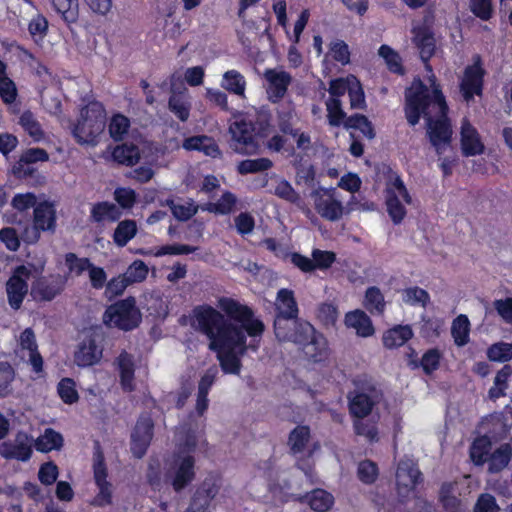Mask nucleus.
I'll return each mask as SVG.
<instances>
[{"label": "nucleus", "instance_id": "obj_1", "mask_svg": "<svg viewBox=\"0 0 512 512\" xmlns=\"http://www.w3.org/2000/svg\"><path fill=\"white\" fill-rule=\"evenodd\" d=\"M219 307L229 316L226 319L209 305L195 307L190 316L191 326L209 339V349L217 352V359L225 373L239 374L240 357L247 350L257 351L264 324L253 312L230 298H221Z\"/></svg>", "mask_w": 512, "mask_h": 512}, {"label": "nucleus", "instance_id": "obj_2", "mask_svg": "<svg viewBox=\"0 0 512 512\" xmlns=\"http://www.w3.org/2000/svg\"><path fill=\"white\" fill-rule=\"evenodd\" d=\"M429 83L431 91L420 80L413 81L406 91L405 114L412 126L424 116L430 142L437 153L442 154L450 145L452 129L446 117L448 108L434 75L429 77Z\"/></svg>", "mask_w": 512, "mask_h": 512}, {"label": "nucleus", "instance_id": "obj_3", "mask_svg": "<svg viewBox=\"0 0 512 512\" xmlns=\"http://www.w3.org/2000/svg\"><path fill=\"white\" fill-rule=\"evenodd\" d=\"M106 126V111L100 102L94 101L86 105L80 112L72 134L81 145L95 146Z\"/></svg>", "mask_w": 512, "mask_h": 512}, {"label": "nucleus", "instance_id": "obj_4", "mask_svg": "<svg viewBox=\"0 0 512 512\" xmlns=\"http://www.w3.org/2000/svg\"><path fill=\"white\" fill-rule=\"evenodd\" d=\"M310 198L317 214L327 221H339L345 214L341 194L335 187H318L310 193Z\"/></svg>", "mask_w": 512, "mask_h": 512}, {"label": "nucleus", "instance_id": "obj_5", "mask_svg": "<svg viewBox=\"0 0 512 512\" xmlns=\"http://www.w3.org/2000/svg\"><path fill=\"white\" fill-rule=\"evenodd\" d=\"M104 323L122 330H132L141 321V313L134 298H127L110 305L103 317Z\"/></svg>", "mask_w": 512, "mask_h": 512}, {"label": "nucleus", "instance_id": "obj_6", "mask_svg": "<svg viewBox=\"0 0 512 512\" xmlns=\"http://www.w3.org/2000/svg\"><path fill=\"white\" fill-rule=\"evenodd\" d=\"M231 135L230 147L233 151L242 155L257 153L258 144L255 139V126L244 117L236 118L229 126Z\"/></svg>", "mask_w": 512, "mask_h": 512}, {"label": "nucleus", "instance_id": "obj_7", "mask_svg": "<svg viewBox=\"0 0 512 512\" xmlns=\"http://www.w3.org/2000/svg\"><path fill=\"white\" fill-rule=\"evenodd\" d=\"M33 224L25 227L22 239L28 244L36 243L42 231H54L56 226V209L52 203L41 202L34 208Z\"/></svg>", "mask_w": 512, "mask_h": 512}, {"label": "nucleus", "instance_id": "obj_8", "mask_svg": "<svg viewBox=\"0 0 512 512\" xmlns=\"http://www.w3.org/2000/svg\"><path fill=\"white\" fill-rule=\"evenodd\" d=\"M385 202L387 212L394 224H399L406 216L403 204H411L412 198L400 177L392 178L385 189Z\"/></svg>", "mask_w": 512, "mask_h": 512}, {"label": "nucleus", "instance_id": "obj_9", "mask_svg": "<svg viewBox=\"0 0 512 512\" xmlns=\"http://www.w3.org/2000/svg\"><path fill=\"white\" fill-rule=\"evenodd\" d=\"M195 477L193 455L175 453L166 472V478L176 492L184 489Z\"/></svg>", "mask_w": 512, "mask_h": 512}, {"label": "nucleus", "instance_id": "obj_10", "mask_svg": "<svg viewBox=\"0 0 512 512\" xmlns=\"http://www.w3.org/2000/svg\"><path fill=\"white\" fill-rule=\"evenodd\" d=\"M275 335L279 341L292 342L301 347L312 339L314 327L305 321H286L283 318L274 321Z\"/></svg>", "mask_w": 512, "mask_h": 512}, {"label": "nucleus", "instance_id": "obj_11", "mask_svg": "<svg viewBox=\"0 0 512 512\" xmlns=\"http://www.w3.org/2000/svg\"><path fill=\"white\" fill-rule=\"evenodd\" d=\"M31 275L30 268L21 265L15 268L13 274L6 283V292L9 305L13 309H19L27 292L28 280Z\"/></svg>", "mask_w": 512, "mask_h": 512}, {"label": "nucleus", "instance_id": "obj_12", "mask_svg": "<svg viewBox=\"0 0 512 512\" xmlns=\"http://www.w3.org/2000/svg\"><path fill=\"white\" fill-rule=\"evenodd\" d=\"M93 470L99 492L93 499L92 504L99 507L110 505L112 502L111 484L106 479L107 470L104 464V456L99 448L94 453Z\"/></svg>", "mask_w": 512, "mask_h": 512}, {"label": "nucleus", "instance_id": "obj_13", "mask_svg": "<svg viewBox=\"0 0 512 512\" xmlns=\"http://www.w3.org/2000/svg\"><path fill=\"white\" fill-rule=\"evenodd\" d=\"M33 439L26 433L19 432L14 441H6L0 444V455L5 459L28 461L32 455Z\"/></svg>", "mask_w": 512, "mask_h": 512}, {"label": "nucleus", "instance_id": "obj_14", "mask_svg": "<svg viewBox=\"0 0 512 512\" xmlns=\"http://www.w3.org/2000/svg\"><path fill=\"white\" fill-rule=\"evenodd\" d=\"M421 473L411 459L401 460L396 471L398 494L406 497L412 492L420 479Z\"/></svg>", "mask_w": 512, "mask_h": 512}, {"label": "nucleus", "instance_id": "obj_15", "mask_svg": "<svg viewBox=\"0 0 512 512\" xmlns=\"http://www.w3.org/2000/svg\"><path fill=\"white\" fill-rule=\"evenodd\" d=\"M264 79L266 81V91L271 101L277 102L281 100L292 82V76L278 68L266 69L264 71Z\"/></svg>", "mask_w": 512, "mask_h": 512}, {"label": "nucleus", "instance_id": "obj_16", "mask_svg": "<svg viewBox=\"0 0 512 512\" xmlns=\"http://www.w3.org/2000/svg\"><path fill=\"white\" fill-rule=\"evenodd\" d=\"M474 63L465 69L464 77L461 82V91L466 101L479 95L482 91L484 70L481 66L479 55L474 56Z\"/></svg>", "mask_w": 512, "mask_h": 512}, {"label": "nucleus", "instance_id": "obj_17", "mask_svg": "<svg viewBox=\"0 0 512 512\" xmlns=\"http://www.w3.org/2000/svg\"><path fill=\"white\" fill-rule=\"evenodd\" d=\"M379 400L380 393L375 388H369L367 391H355L349 398L350 413L355 418H364L371 413Z\"/></svg>", "mask_w": 512, "mask_h": 512}, {"label": "nucleus", "instance_id": "obj_18", "mask_svg": "<svg viewBox=\"0 0 512 512\" xmlns=\"http://www.w3.org/2000/svg\"><path fill=\"white\" fill-rule=\"evenodd\" d=\"M152 436V419L150 417L140 418L131 435V451L137 458H141L146 453Z\"/></svg>", "mask_w": 512, "mask_h": 512}, {"label": "nucleus", "instance_id": "obj_19", "mask_svg": "<svg viewBox=\"0 0 512 512\" xmlns=\"http://www.w3.org/2000/svg\"><path fill=\"white\" fill-rule=\"evenodd\" d=\"M18 343L20 351L22 352V357H28L29 363L32 366L34 372H42L43 359L38 352V346L33 330L31 328H26L20 334Z\"/></svg>", "mask_w": 512, "mask_h": 512}, {"label": "nucleus", "instance_id": "obj_20", "mask_svg": "<svg viewBox=\"0 0 512 512\" xmlns=\"http://www.w3.org/2000/svg\"><path fill=\"white\" fill-rule=\"evenodd\" d=\"M461 150L463 155L476 156L484 151V144L477 130L466 120L462 121L461 125Z\"/></svg>", "mask_w": 512, "mask_h": 512}, {"label": "nucleus", "instance_id": "obj_21", "mask_svg": "<svg viewBox=\"0 0 512 512\" xmlns=\"http://www.w3.org/2000/svg\"><path fill=\"white\" fill-rule=\"evenodd\" d=\"M277 316L275 319L283 318L292 321L298 317V305L292 290L282 288L277 292L275 301Z\"/></svg>", "mask_w": 512, "mask_h": 512}, {"label": "nucleus", "instance_id": "obj_22", "mask_svg": "<svg viewBox=\"0 0 512 512\" xmlns=\"http://www.w3.org/2000/svg\"><path fill=\"white\" fill-rule=\"evenodd\" d=\"M102 357V348L96 340L89 337L84 339L75 352V363L79 367H88L96 364Z\"/></svg>", "mask_w": 512, "mask_h": 512}, {"label": "nucleus", "instance_id": "obj_23", "mask_svg": "<svg viewBox=\"0 0 512 512\" xmlns=\"http://www.w3.org/2000/svg\"><path fill=\"white\" fill-rule=\"evenodd\" d=\"M116 366L120 377V385L126 392L135 389V363L133 356L126 351L120 353L116 359Z\"/></svg>", "mask_w": 512, "mask_h": 512}, {"label": "nucleus", "instance_id": "obj_24", "mask_svg": "<svg viewBox=\"0 0 512 512\" xmlns=\"http://www.w3.org/2000/svg\"><path fill=\"white\" fill-rule=\"evenodd\" d=\"M65 286V278L56 275L49 278L39 279L33 287L35 297L50 301L55 298Z\"/></svg>", "mask_w": 512, "mask_h": 512}, {"label": "nucleus", "instance_id": "obj_25", "mask_svg": "<svg viewBox=\"0 0 512 512\" xmlns=\"http://www.w3.org/2000/svg\"><path fill=\"white\" fill-rule=\"evenodd\" d=\"M345 325L360 337H370L375 333L370 317L362 310H354L345 315Z\"/></svg>", "mask_w": 512, "mask_h": 512}, {"label": "nucleus", "instance_id": "obj_26", "mask_svg": "<svg viewBox=\"0 0 512 512\" xmlns=\"http://www.w3.org/2000/svg\"><path fill=\"white\" fill-rule=\"evenodd\" d=\"M122 216V210L116 204L103 201L94 204L91 208L90 217L98 224L113 223Z\"/></svg>", "mask_w": 512, "mask_h": 512}, {"label": "nucleus", "instance_id": "obj_27", "mask_svg": "<svg viewBox=\"0 0 512 512\" xmlns=\"http://www.w3.org/2000/svg\"><path fill=\"white\" fill-rule=\"evenodd\" d=\"M182 146L188 151H201L210 157H217L220 154V150L216 142L211 137L206 135L189 137L184 140Z\"/></svg>", "mask_w": 512, "mask_h": 512}, {"label": "nucleus", "instance_id": "obj_28", "mask_svg": "<svg viewBox=\"0 0 512 512\" xmlns=\"http://www.w3.org/2000/svg\"><path fill=\"white\" fill-rule=\"evenodd\" d=\"M169 110L182 122L188 120L191 110V102L187 90L184 89L181 92H175L172 90V94L168 102Z\"/></svg>", "mask_w": 512, "mask_h": 512}, {"label": "nucleus", "instance_id": "obj_29", "mask_svg": "<svg viewBox=\"0 0 512 512\" xmlns=\"http://www.w3.org/2000/svg\"><path fill=\"white\" fill-rule=\"evenodd\" d=\"M413 337V330L409 325H397L383 334V344L386 348L393 349L403 346Z\"/></svg>", "mask_w": 512, "mask_h": 512}, {"label": "nucleus", "instance_id": "obj_30", "mask_svg": "<svg viewBox=\"0 0 512 512\" xmlns=\"http://www.w3.org/2000/svg\"><path fill=\"white\" fill-rule=\"evenodd\" d=\"M413 41L420 51L422 60L427 61L433 55L435 50V39L433 35L424 27H414Z\"/></svg>", "mask_w": 512, "mask_h": 512}, {"label": "nucleus", "instance_id": "obj_31", "mask_svg": "<svg viewBox=\"0 0 512 512\" xmlns=\"http://www.w3.org/2000/svg\"><path fill=\"white\" fill-rule=\"evenodd\" d=\"M62 445V435L52 428L45 429L44 433L34 441L36 450L43 453H47L52 450H59Z\"/></svg>", "mask_w": 512, "mask_h": 512}, {"label": "nucleus", "instance_id": "obj_32", "mask_svg": "<svg viewBox=\"0 0 512 512\" xmlns=\"http://www.w3.org/2000/svg\"><path fill=\"white\" fill-rule=\"evenodd\" d=\"M512 458V448L509 444H503L489 454L488 470L492 473L503 470Z\"/></svg>", "mask_w": 512, "mask_h": 512}, {"label": "nucleus", "instance_id": "obj_33", "mask_svg": "<svg viewBox=\"0 0 512 512\" xmlns=\"http://www.w3.org/2000/svg\"><path fill=\"white\" fill-rule=\"evenodd\" d=\"M218 491L219 485L216 480H206L192 502H197L196 508L200 512H206Z\"/></svg>", "mask_w": 512, "mask_h": 512}, {"label": "nucleus", "instance_id": "obj_34", "mask_svg": "<svg viewBox=\"0 0 512 512\" xmlns=\"http://www.w3.org/2000/svg\"><path fill=\"white\" fill-rule=\"evenodd\" d=\"M451 334L458 347L465 346L470 340V321L466 315L457 316L451 325Z\"/></svg>", "mask_w": 512, "mask_h": 512}, {"label": "nucleus", "instance_id": "obj_35", "mask_svg": "<svg viewBox=\"0 0 512 512\" xmlns=\"http://www.w3.org/2000/svg\"><path fill=\"white\" fill-rule=\"evenodd\" d=\"M307 502L315 512H327L334 505V497L323 489H315L307 495Z\"/></svg>", "mask_w": 512, "mask_h": 512}, {"label": "nucleus", "instance_id": "obj_36", "mask_svg": "<svg viewBox=\"0 0 512 512\" xmlns=\"http://www.w3.org/2000/svg\"><path fill=\"white\" fill-rule=\"evenodd\" d=\"M18 123L33 141L39 142L44 139V131L41 124L31 111H24L20 115Z\"/></svg>", "mask_w": 512, "mask_h": 512}, {"label": "nucleus", "instance_id": "obj_37", "mask_svg": "<svg viewBox=\"0 0 512 512\" xmlns=\"http://www.w3.org/2000/svg\"><path fill=\"white\" fill-rule=\"evenodd\" d=\"M221 87L233 94L244 97L246 81L244 76L238 71L229 70L223 75Z\"/></svg>", "mask_w": 512, "mask_h": 512}, {"label": "nucleus", "instance_id": "obj_38", "mask_svg": "<svg viewBox=\"0 0 512 512\" xmlns=\"http://www.w3.org/2000/svg\"><path fill=\"white\" fill-rule=\"evenodd\" d=\"M363 305L370 313L381 315L386 306L381 290L376 286L367 288Z\"/></svg>", "mask_w": 512, "mask_h": 512}, {"label": "nucleus", "instance_id": "obj_39", "mask_svg": "<svg viewBox=\"0 0 512 512\" xmlns=\"http://www.w3.org/2000/svg\"><path fill=\"white\" fill-rule=\"evenodd\" d=\"M236 203V196L233 193L226 191L222 194L220 199L216 202L206 204L202 207V210L215 214L226 215L230 214L234 210Z\"/></svg>", "mask_w": 512, "mask_h": 512}, {"label": "nucleus", "instance_id": "obj_40", "mask_svg": "<svg viewBox=\"0 0 512 512\" xmlns=\"http://www.w3.org/2000/svg\"><path fill=\"white\" fill-rule=\"evenodd\" d=\"M137 233V224L134 220L120 221L114 231L113 240L119 247H124Z\"/></svg>", "mask_w": 512, "mask_h": 512}, {"label": "nucleus", "instance_id": "obj_41", "mask_svg": "<svg viewBox=\"0 0 512 512\" xmlns=\"http://www.w3.org/2000/svg\"><path fill=\"white\" fill-rule=\"evenodd\" d=\"M456 483H444L439 492V499L447 512H458L460 500L456 496Z\"/></svg>", "mask_w": 512, "mask_h": 512}, {"label": "nucleus", "instance_id": "obj_42", "mask_svg": "<svg viewBox=\"0 0 512 512\" xmlns=\"http://www.w3.org/2000/svg\"><path fill=\"white\" fill-rule=\"evenodd\" d=\"M310 440V429L308 426H297L294 428L288 440V445L294 455L302 453Z\"/></svg>", "mask_w": 512, "mask_h": 512}, {"label": "nucleus", "instance_id": "obj_43", "mask_svg": "<svg viewBox=\"0 0 512 512\" xmlns=\"http://www.w3.org/2000/svg\"><path fill=\"white\" fill-rule=\"evenodd\" d=\"M113 159L119 164L133 166L140 159L139 149L134 145H119L112 152Z\"/></svg>", "mask_w": 512, "mask_h": 512}, {"label": "nucleus", "instance_id": "obj_44", "mask_svg": "<svg viewBox=\"0 0 512 512\" xmlns=\"http://www.w3.org/2000/svg\"><path fill=\"white\" fill-rule=\"evenodd\" d=\"M166 203L170 207L173 216L180 221H187L192 218L199 208L192 199L179 203L174 202V200H167Z\"/></svg>", "mask_w": 512, "mask_h": 512}, {"label": "nucleus", "instance_id": "obj_45", "mask_svg": "<svg viewBox=\"0 0 512 512\" xmlns=\"http://www.w3.org/2000/svg\"><path fill=\"white\" fill-rule=\"evenodd\" d=\"M491 441L487 436H481L474 440L470 448V457L474 464L483 465L490 454Z\"/></svg>", "mask_w": 512, "mask_h": 512}, {"label": "nucleus", "instance_id": "obj_46", "mask_svg": "<svg viewBox=\"0 0 512 512\" xmlns=\"http://www.w3.org/2000/svg\"><path fill=\"white\" fill-rule=\"evenodd\" d=\"M55 10L62 15L67 23H74L78 19V0H50Z\"/></svg>", "mask_w": 512, "mask_h": 512}, {"label": "nucleus", "instance_id": "obj_47", "mask_svg": "<svg viewBox=\"0 0 512 512\" xmlns=\"http://www.w3.org/2000/svg\"><path fill=\"white\" fill-rule=\"evenodd\" d=\"M48 159L49 155L44 149L29 148L22 153L19 162L13 167V172L15 174H20L23 164H31L39 161L45 162L48 161Z\"/></svg>", "mask_w": 512, "mask_h": 512}, {"label": "nucleus", "instance_id": "obj_48", "mask_svg": "<svg viewBox=\"0 0 512 512\" xmlns=\"http://www.w3.org/2000/svg\"><path fill=\"white\" fill-rule=\"evenodd\" d=\"M402 300L410 306L425 307L430 300L428 292L420 287H409L402 291Z\"/></svg>", "mask_w": 512, "mask_h": 512}, {"label": "nucleus", "instance_id": "obj_49", "mask_svg": "<svg viewBox=\"0 0 512 512\" xmlns=\"http://www.w3.org/2000/svg\"><path fill=\"white\" fill-rule=\"evenodd\" d=\"M273 163L268 158L247 159L239 162L237 171L241 175L257 173L270 169Z\"/></svg>", "mask_w": 512, "mask_h": 512}, {"label": "nucleus", "instance_id": "obj_50", "mask_svg": "<svg viewBox=\"0 0 512 512\" xmlns=\"http://www.w3.org/2000/svg\"><path fill=\"white\" fill-rule=\"evenodd\" d=\"M305 355L314 361H320L326 354V342L323 337L313 334L312 339L303 346Z\"/></svg>", "mask_w": 512, "mask_h": 512}, {"label": "nucleus", "instance_id": "obj_51", "mask_svg": "<svg viewBox=\"0 0 512 512\" xmlns=\"http://www.w3.org/2000/svg\"><path fill=\"white\" fill-rule=\"evenodd\" d=\"M512 374V368L505 365L495 376L494 385L489 390V396L497 399L504 395L505 389L508 387V379Z\"/></svg>", "mask_w": 512, "mask_h": 512}, {"label": "nucleus", "instance_id": "obj_52", "mask_svg": "<svg viewBox=\"0 0 512 512\" xmlns=\"http://www.w3.org/2000/svg\"><path fill=\"white\" fill-rule=\"evenodd\" d=\"M277 197L292 203L299 205L301 203L300 194L293 188V186L285 179L277 181L274 192Z\"/></svg>", "mask_w": 512, "mask_h": 512}, {"label": "nucleus", "instance_id": "obj_53", "mask_svg": "<svg viewBox=\"0 0 512 512\" xmlns=\"http://www.w3.org/2000/svg\"><path fill=\"white\" fill-rule=\"evenodd\" d=\"M344 126L348 129L360 130L369 139L375 136L371 122L363 115L356 114L348 117L344 122Z\"/></svg>", "mask_w": 512, "mask_h": 512}, {"label": "nucleus", "instance_id": "obj_54", "mask_svg": "<svg viewBox=\"0 0 512 512\" xmlns=\"http://www.w3.org/2000/svg\"><path fill=\"white\" fill-rule=\"evenodd\" d=\"M327 57L346 65L350 62V51L348 45L342 40H334L329 45Z\"/></svg>", "mask_w": 512, "mask_h": 512}, {"label": "nucleus", "instance_id": "obj_55", "mask_svg": "<svg viewBox=\"0 0 512 512\" xmlns=\"http://www.w3.org/2000/svg\"><path fill=\"white\" fill-rule=\"evenodd\" d=\"M491 361L505 362L512 359V342H499L491 345L487 351Z\"/></svg>", "mask_w": 512, "mask_h": 512}, {"label": "nucleus", "instance_id": "obj_56", "mask_svg": "<svg viewBox=\"0 0 512 512\" xmlns=\"http://www.w3.org/2000/svg\"><path fill=\"white\" fill-rule=\"evenodd\" d=\"M148 271V266L142 260H135L129 265L123 275L130 284H133L144 281L148 275Z\"/></svg>", "mask_w": 512, "mask_h": 512}, {"label": "nucleus", "instance_id": "obj_57", "mask_svg": "<svg viewBox=\"0 0 512 512\" xmlns=\"http://www.w3.org/2000/svg\"><path fill=\"white\" fill-rule=\"evenodd\" d=\"M65 264L71 275L79 276L84 271H89L92 263L87 258H79L74 253H68L65 256Z\"/></svg>", "mask_w": 512, "mask_h": 512}, {"label": "nucleus", "instance_id": "obj_58", "mask_svg": "<svg viewBox=\"0 0 512 512\" xmlns=\"http://www.w3.org/2000/svg\"><path fill=\"white\" fill-rule=\"evenodd\" d=\"M130 121L121 114L114 115L109 124V133L114 140H121L128 132Z\"/></svg>", "mask_w": 512, "mask_h": 512}, {"label": "nucleus", "instance_id": "obj_59", "mask_svg": "<svg viewBox=\"0 0 512 512\" xmlns=\"http://www.w3.org/2000/svg\"><path fill=\"white\" fill-rule=\"evenodd\" d=\"M60 398L67 404L78 401V392L75 388V382L71 378L62 379L57 387Z\"/></svg>", "mask_w": 512, "mask_h": 512}, {"label": "nucleus", "instance_id": "obj_60", "mask_svg": "<svg viewBox=\"0 0 512 512\" xmlns=\"http://www.w3.org/2000/svg\"><path fill=\"white\" fill-rule=\"evenodd\" d=\"M378 54L385 60L386 65L390 71L395 73H402L400 56L391 47L388 45H382L378 50Z\"/></svg>", "mask_w": 512, "mask_h": 512}, {"label": "nucleus", "instance_id": "obj_61", "mask_svg": "<svg viewBox=\"0 0 512 512\" xmlns=\"http://www.w3.org/2000/svg\"><path fill=\"white\" fill-rule=\"evenodd\" d=\"M328 121L331 126H339L345 122V113L341 108V102L338 98H330L326 102Z\"/></svg>", "mask_w": 512, "mask_h": 512}, {"label": "nucleus", "instance_id": "obj_62", "mask_svg": "<svg viewBox=\"0 0 512 512\" xmlns=\"http://www.w3.org/2000/svg\"><path fill=\"white\" fill-rule=\"evenodd\" d=\"M357 474L363 483L371 484L378 476L377 465L370 460H364L359 463Z\"/></svg>", "mask_w": 512, "mask_h": 512}, {"label": "nucleus", "instance_id": "obj_63", "mask_svg": "<svg viewBox=\"0 0 512 512\" xmlns=\"http://www.w3.org/2000/svg\"><path fill=\"white\" fill-rule=\"evenodd\" d=\"M312 261L314 262L315 269L326 270L332 266L336 260V255L331 251H324L314 249L312 251Z\"/></svg>", "mask_w": 512, "mask_h": 512}, {"label": "nucleus", "instance_id": "obj_64", "mask_svg": "<svg viewBox=\"0 0 512 512\" xmlns=\"http://www.w3.org/2000/svg\"><path fill=\"white\" fill-rule=\"evenodd\" d=\"M500 507L495 497L489 493L481 494L474 506V512H499Z\"/></svg>", "mask_w": 512, "mask_h": 512}]
</instances>
